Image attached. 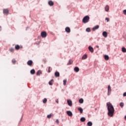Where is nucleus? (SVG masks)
Returning a JSON list of instances; mask_svg holds the SVG:
<instances>
[{"label": "nucleus", "instance_id": "1", "mask_svg": "<svg viewBox=\"0 0 126 126\" xmlns=\"http://www.w3.org/2000/svg\"><path fill=\"white\" fill-rule=\"evenodd\" d=\"M108 109V115L109 117H113L114 116V113H115V108L110 102H107L106 103Z\"/></svg>", "mask_w": 126, "mask_h": 126}, {"label": "nucleus", "instance_id": "2", "mask_svg": "<svg viewBox=\"0 0 126 126\" xmlns=\"http://www.w3.org/2000/svg\"><path fill=\"white\" fill-rule=\"evenodd\" d=\"M89 19H90V18L88 16H86L83 19V23H87L88 21H89Z\"/></svg>", "mask_w": 126, "mask_h": 126}, {"label": "nucleus", "instance_id": "3", "mask_svg": "<svg viewBox=\"0 0 126 126\" xmlns=\"http://www.w3.org/2000/svg\"><path fill=\"white\" fill-rule=\"evenodd\" d=\"M3 13L4 14H6V15H8V13H9V10H8V9H7V8L3 9Z\"/></svg>", "mask_w": 126, "mask_h": 126}, {"label": "nucleus", "instance_id": "4", "mask_svg": "<svg viewBox=\"0 0 126 126\" xmlns=\"http://www.w3.org/2000/svg\"><path fill=\"white\" fill-rule=\"evenodd\" d=\"M41 36L42 38H46L47 37V32H41Z\"/></svg>", "mask_w": 126, "mask_h": 126}, {"label": "nucleus", "instance_id": "5", "mask_svg": "<svg viewBox=\"0 0 126 126\" xmlns=\"http://www.w3.org/2000/svg\"><path fill=\"white\" fill-rule=\"evenodd\" d=\"M111 91H112V89H111V86L108 85V94H107V95H108V96L110 95Z\"/></svg>", "mask_w": 126, "mask_h": 126}, {"label": "nucleus", "instance_id": "6", "mask_svg": "<svg viewBox=\"0 0 126 126\" xmlns=\"http://www.w3.org/2000/svg\"><path fill=\"white\" fill-rule=\"evenodd\" d=\"M28 65H29V66H32V65L33 64V61L32 60H29L27 62Z\"/></svg>", "mask_w": 126, "mask_h": 126}, {"label": "nucleus", "instance_id": "7", "mask_svg": "<svg viewBox=\"0 0 126 126\" xmlns=\"http://www.w3.org/2000/svg\"><path fill=\"white\" fill-rule=\"evenodd\" d=\"M67 104L70 107H71L72 106V101L70 99H67Z\"/></svg>", "mask_w": 126, "mask_h": 126}, {"label": "nucleus", "instance_id": "8", "mask_svg": "<svg viewBox=\"0 0 126 126\" xmlns=\"http://www.w3.org/2000/svg\"><path fill=\"white\" fill-rule=\"evenodd\" d=\"M102 35L103 37H105V38H107V37L108 36V33H107V32H103L102 33Z\"/></svg>", "mask_w": 126, "mask_h": 126}, {"label": "nucleus", "instance_id": "9", "mask_svg": "<svg viewBox=\"0 0 126 126\" xmlns=\"http://www.w3.org/2000/svg\"><path fill=\"white\" fill-rule=\"evenodd\" d=\"M48 4L50 6H53V5H54V2H53V1H52V0H50L48 1Z\"/></svg>", "mask_w": 126, "mask_h": 126}, {"label": "nucleus", "instance_id": "10", "mask_svg": "<svg viewBox=\"0 0 126 126\" xmlns=\"http://www.w3.org/2000/svg\"><path fill=\"white\" fill-rule=\"evenodd\" d=\"M65 30L67 33H70V28L69 27H66Z\"/></svg>", "mask_w": 126, "mask_h": 126}, {"label": "nucleus", "instance_id": "11", "mask_svg": "<svg viewBox=\"0 0 126 126\" xmlns=\"http://www.w3.org/2000/svg\"><path fill=\"white\" fill-rule=\"evenodd\" d=\"M55 77H60V72L56 71L55 73Z\"/></svg>", "mask_w": 126, "mask_h": 126}, {"label": "nucleus", "instance_id": "12", "mask_svg": "<svg viewBox=\"0 0 126 126\" xmlns=\"http://www.w3.org/2000/svg\"><path fill=\"white\" fill-rule=\"evenodd\" d=\"M89 51H90L91 53H93V52H94V49L91 46L89 47Z\"/></svg>", "mask_w": 126, "mask_h": 126}, {"label": "nucleus", "instance_id": "13", "mask_svg": "<svg viewBox=\"0 0 126 126\" xmlns=\"http://www.w3.org/2000/svg\"><path fill=\"white\" fill-rule=\"evenodd\" d=\"M99 29V25H96L93 28V31H95V30H97V29Z\"/></svg>", "mask_w": 126, "mask_h": 126}, {"label": "nucleus", "instance_id": "14", "mask_svg": "<svg viewBox=\"0 0 126 126\" xmlns=\"http://www.w3.org/2000/svg\"><path fill=\"white\" fill-rule=\"evenodd\" d=\"M67 114L69 117H71L72 116V113L71 111H67Z\"/></svg>", "mask_w": 126, "mask_h": 126}, {"label": "nucleus", "instance_id": "15", "mask_svg": "<svg viewBox=\"0 0 126 126\" xmlns=\"http://www.w3.org/2000/svg\"><path fill=\"white\" fill-rule=\"evenodd\" d=\"M15 48L16 50H18L20 49V46L19 45H16L15 46Z\"/></svg>", "mask_w": 126, "mask_h": 126}, {"label": "nucleus", "instance_id": "16", "mask_svg": "<svg viewBox=\"0 0 126 126\" xmlns=\"http://www.w3.org/2000/svg\"><path fill=\"white\" fill-rule=\"evenodd\" d=\"M74 71L76 72H78V71H79V68H78V67H75L74 68Z\"/></svg>", "mask_w": 126, "mask_h": 126}, {"label": "nucleus", "instance_id": "17", "mask_svg": "<svg viewBox=\"0 0 126 126\" xmlns=\"http://www.w3.org/2000/svg\"><path fill=\"white\" fill-rule=\"evenodd\" d=\"M40 74H42V71L41 70H38L36 72V75H40Z\"/></svg>", "mask_w": 126, "mask_h": 126}, {"label": "nucleus", "instance_id": "18", "mask_svg": "<svg viewBox=\"0 0 126 126\" xmlns=\"http://www.w3.org/2000/svg\"><path fill=\"white\" fill-rule=\"evenodd\" d=\"M86 59H87V55H84L82 58V60H86Z\"/></svg>", "mask_w": 126, "mask_h": 126}, {"label": "nucleus", "instance_id": "19", "mask_svg": "<svg viewBox=\"0 0 126 126\" xmlns=\"http://www.w3.org/2000/svg\"><path fill=\"white\" fill-rule=\"evenodd\" d=\"M104 59L105 61H109V56L108 55H105Z\"/></svg>", "mask_w": 126, "mask_h": 126}, {"label": "nucleus", "instance_id": "20", "mask_svg": "<svg viewBox=\"0 0 126 126\" xmlns=\"http://www.w3.org/2000/svg\"><path fill=\"white\" fill-rule=\"evenodd\" d=\"M78 110L79 111H80L81 114H82V113H83V109H82L81 108V107H79V108L78 109Z\"/></svg>", "mask_w": 126, "mask_h": 126}, {"label": "nucleus", "instance_id": "21", "mask_svg": "<svg viewBox=\"0 0 126 126\" xmlns=\"http://www.w3.org/2000/svg\"><path fill=\"white\" fill-rule=\"evenodd\" d=\"M109 7L108 5H106L105 7V10L106 11H109Z\"/></svg>", "mask_w": 126, "mask_h": 126}, {"label": "nucleus", "instance_id": "22", "mask_svg": "<svg viewBox=\"0 0 126 126\" xmlns=\"http://www.w3.org/2000/svg\"><path fill=\"white\" fill-rule=\"evenodd\" d=\"M86 120V119L84 117H82L80 119L81 122H85Z\"/></svg>", "mask_w": 126, "mask_h": 126}, {"label": "nucleus", "instance_id": "23", "mask_svg": "<svg viewBox=\"0 0 126 126\" xmlns=\"http://www.w3.org/2000/svg\"><path fill=\"white\" fill-rule=\"evenodd\" d=\"M72 63H73L72 60H69V63H67V65H69V64H72Z\"/></svg>", "mask_w": 126, "mask_h": 126}, {"label": "nucleus", "instance_id": "24", "mask_svg": "<svg viewBox=\"0 0 126 126\" xmlns=\"http://www.w3.org/2000/svg\"><path fill=\"white\" fill-rule=\"evenodd\" d=\"M52 82H54L53 79H52L49 82V85H53Z\"/></svg>", "mask_w": 126, "mask_h": 126}, {"label": "nucleus", "instance_id": "25", "mask_svg": "<svg viewBox=\"0 0 126 126\" xmlns=\"http://www.w3.org/2000/svg\"><path fill=\"white\" fill-rule=\"evenodd\" d=\"M31 74H35V70L34 69L31 70Z\"/></svg>", "mask_w": 126, "mask_h": 126}, {"label": "nucleus", "instance_id": "26", "mask_svg": "<svg viewBox=\"0 0 126 126\" xmlns=\"http://www.w3.org/2000/svg\"><path fill=\"white\" fill-rule=\"evenodd\" d=\"M66 82H67V80L66 79L63 80V82L64 86H65V85H66Z\"/></svg>", "mask_w": 126, "mask_h": 126}, {"label": "nucleus", "instance_id": "27", "mask_svg": "<svg viewBox=\"0 0 126 126\" xmlns=\"http://www.w3.org/2000/svg\"><path fill=\"white\" fill-rule=\"evenodd\" d=\"M122 51V52L123 53H126V48L123 47Z\"/></svg>", "mask_w": 126, "mask_h": 126}, {"label": "nucleus", "instance_id": "28", "mask_svg": "<svg viewBox=\"0 0 126 126\" xmlns=\"http://www.w3.org/2000/svg\"><path fill=\"white\" fill-rule=\"evenodd\" d=\"M79 103H80V104H82L84 102V100L82 98H80L79 100Z\"/></svg>", "mask_w": 126, "mask_h": 126}, {"label": "nucleus", "instance_id": "29", "mask_svg": "<svg viewBox=\"0 0 126 126\" xmlns=\"http://www.w3.org/2000/svg\"><path fill=\"white\" fill-rule=\"evenodd\" d=\"M124 105L125 104H124V102H121L120 104V107H121V108H123V107H124Z\"/></svg>", "mask_w": 126, "mask_h": 126}, {"label": "nucleus", "instance_id": "30", "mask_svg": "<svg viewBox=\"0 0 126 126\" xmlns=\"http://www.w3.org/2000/svg\"><path fill=\"white\" fill-rule=\"evenodd\" d=\"M12 63H13V64H15V63H16V60L13 59L12 60Z\"/></svg>", "mask_w": 126, "mask_h": 126}, {"label": "nucleus", "instance_id": "31", "mask_svg": "<svg viewBox=\"0 0 126 126\" xmlns=\"http://www.w3.org/2000/svg\"><path fill=\"white\" fill-rule=\"evenodd\" d=\"M88 126H92V122H89L88 123Z\"/></svg>", "mask_w": 126, "mask_h": 126}, {"label": "nucleus", "instance_id": "32", "mask_svg": "<svg viewBox=\"0 0 126 126\" xmlns=\"http://www.w3.org/2000/svg\"><path fill=\"white\" fill-rule=\"evenodd\" d=\"M91 30L89 28H88L86 29L87 32H90Z\"/></svg>", "mask_w": 126, "mask_h": 126}, {"label": "nucleus", "instance_id": "33", "mask_svg": "<svg viewBox=\"0 0 126 126\" xmlns=\"http://www.w3.org/2000/svg\"><path fill=\"white\" fill-rule=\"evenodd\" d=\"M43 103L45 104L46 103H47V99L46 98H44L43 100Z\"/></svg>", "mask_w": 126, "mask_h": 126}, {"label": "nucleus", "instance_id": "34", "mask_svg": "<svg viewBox=\"0 0 126 126\" xmlns=\"http://www.w3.org/2000/svg\"><path fill=\"white\" fill-rule=\"evenodd\" d=\"M51 117H52V114L47 115L48 119H51Z\"/></svg>", "mask_w": 126, "mask_h": 126}, {"label": "nucleus", "instance_id": "35", "mask_svg": "<svg viewBox=\"0 0 126 126\" xmlns=\"http://www.w3.org/2000/svg\"><path fill=\"white\" fill-rule=\"evenodd\" d=\"M9 51H10V52H14V49H13V48H10V49H9Z\"/></svg>", "mask_w": 126, "mask_h": 126}, {"label": "nucleus", "instance_id": "36", "mask_svg": "<svg viewBox=\"0 0 126 126\" xmlns=\"http://www.w3.org/2000/svg\"><path fill=\"white\" fill-rule=\"evenodd\" d=\"M48 70L49 73L51 72V67H48Z\"/></svg>", "mask_w": 126, "mask_h": 126}, {"label": "nucleus", "instance_id": "37", "mask_svg": "<svg viewBox=\"0 0 126 126\" xmlns=\"http://www.w3.org/2000/svg\"><path fill=\"white\" fill-rule=\"evenodd\" d=\"M123 13H124V14H125V15H126V10H124L123 11Z\"/></svg>", "mask_w": 126, "mask_h": 126}, {"label": "nucleus", "instance_id": "38", "mask_svg": "<svg viewBox=\"0 0 126 126\" xmlns=\"http://www.w3.org/2000/svg\"><path fill=\"white\" fill-rule=\"evenodd\" d=\"M105 20H107V22H109V21H110V19L108 18H106Z\"/></svg>", "mask_w": 126, "mask_h": 126}, {"label": "nucleus", "instance_id": "39", "mask_svg": "<svg viewBox=\"0 0 126 126\" xmlns=\"http://www.w3.org/2000/svg\"><path fill=\"white\" fill-rule=\"evenodd\" d=\"M56 123H57V124H59V123H60V121H59V120H56Z\"/></svg>", "mask_w": 126, "mask_h": 126}, {"label": "nucleus", "instance_id": "40", "mask_svg": "<svg viewBox=\"0 0 126 126\" xmlns=\"http://www.w3.org/2000/svg\"><path fill=\"white\" fill-rule=\"evenodd\" d=\"M56 103H57V104H59V99H57V100H56Z\"/></svg>", "mask_w": 126, "mask_h": 126}, {"label": "nucleus", "instance_id": "41", "mask_svg": "<svg viewBox=\"0 0 126 126\" xmlns=\"http://www.w3.org/2000/svg\"><path fill=\"white\" fill-rule=\"evenodd\" d=\"M123 96L125 97L126 96V93H125L124 94H123Z\"/></svg>", "mask_w": 126, "mask_h": 126}, {"label": "nucleus", "instance_id": "42", "mask_svg": "<svg viewBox=\"0 0 126 126\" xmlns=\"http://www.w3.org/2000/svg\"><path fill=\"white\" fill-rule=\"evenodd\" d=\"M0 31H1V27L0 26Z\"/></svg>", "mask_w": 126, "mask_h": 126}, {"label": "nucleus", "instance_id": "43", "mask_svg": "<svg viewBox=\"0 0 126 126\" xmlns=\"http://www.w3.org/2000/svg\"><path fill=\"white\" fill-rule=\"evenodd\" d=\"M125 120H126V115L125 116Z\"/></svg>", "mask_w": 126, "mask_h": 126}, {"label": "nucleus", "instance_id": "44", "mask_svg": "<svg viewBox=\"0 0 126 126\" xmlns=\"http://www.w3.org/2000/svg\"><path fill=\"white\" fill-rule=\"evenodd\" d=\"M96 48H99V46H96Z\"/></svg>", "mask_w": 126, "mask_h": 126}]
</instances>
